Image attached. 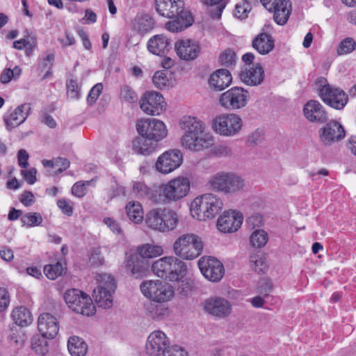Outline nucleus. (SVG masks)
<instances>
[{"mask_svg": "<svg viewBox=\"0 0 356 356\" xmlns=\"http://www.w3.org/2000/svg\"><path fill=\"white\" fill-rule=\"evenodd\" d=\"M180 128L183 131L181 145L189 150L200 152L214 144V138L207 130L206 124L195 117H183L180 120Z\"/></svg>", "mask_w": 356, "mask_h": 356, "instance_id": "f257e3e1", "label": "nucleus"}, {"mask_svg": "<svg viewBox=\"0 0 356 356\" xmlns=\"http://www.w3.org/2000/svg\"><path fill=\"white\" fill-rule=\"evenodd\" d=\"M156 10L159 15L172 19L165 24L170 32L181 31L193 24L191 15L184 10V0H156Z\"/></svg>", "mask_w": 356, "mask_h": 356, "instance_id": "f03ea898", "label": "nucleus"}, {"mask_svg": "<svg viewBox=\"0 0 356 356\" xmlns=\"http://www.w3.org/2000/svg\"><path fill=\"white\" fill-rule=\"evenodd\" d=\"M222 207L223 202L219 196L213 193H205L193 200L190 210L193 218L206 220L216 217Z\"/></svg>", "mask_w": 356, "mask_h": 356, "instance_id": "7ed1b4c3", "label": "nucleus"}, {"mask_svg": "<svg viewBox=\"0 0 356 356\" xmlns=\"http://www.w3.org/2000/svg\"><path fill=\"white\" fill-rule=\"evenodd\" d=\"M153 273L158 277L169 281H177L186 273V264L177 257L160 258L152 265Z\"/></svg>", "mask_w": 356, "mask_h": 356, "instance_id": "20e7f679", "label": "nucleus"}, {"mask_svg": "<svg viewBox=\"0 0 356 356\" xmlns=\"http://www.w3.org/2000/svg\"><path fill=\"white\" fill-rule=\"evenodd\" d=\"M145 222L153 230L166 232L175 229L178 223V216L172 210L156 208L147 212Z\"/></svg>", "mask_w": 356, "mask_h": 356, "instance_id": "39448f33", "label": "nucleus"}, {"mask_svg": "<svg viewBox=\"0 0 356 356\" xmlns=\"http://www.w3.org/2000/svg\"><path fill=\"white\" fill-rule=\"evenodd\" d=\"M172 248L175 255L179 259L193 260L201 254L203 243L198 236L185 234L175 241Z\"/></svg>", "mask_w": 356, "mask_h": 356, "instance_id": "423d86ee", "label": "nucleus"}, {"mask_svg": "<svg viewBox=\"0 0 356 356\" xmlns=\"http://www.w3.org/2000/svg\"><path fill=\"white\" fill-rule=\"evenodd\" d=\"M190 191V180L185 177H178L160 186L161 204L177 202L186 197Z\"/></svg>", "mask_w": 356, "mask_h": 356, "instance_id": "0eeeda50", "label": "nucleus"}, {"mask_svg": "<svg viewBox=\"0 0 356 356\" xmlns=\"http://www.w3.org/2000/svg\"><path fill=\"white\" fill-rule=\"evenodd\" d=\"M98 286L93 291V298L99 307L108 309L113 306V293L115 289L114 278L108 274H99L97 277Z\"/></svg>", "mask_w": 356, "mask_h": 356, "instance_id": "6e6552de", "label": "nucleus"}, {"mask_svg": "<svg viewBox=\"0 0 356 356\" xmlns=\"http://www.w3.org/2000/svg\"><path fill=\"white\" fill-rule=\"evenodd\" d=\"M242 127V118L236 113L220 114L212 121L213 130L222 136H234L241 131Z\"/></svg>", "mask_w": 356, "mask_h": 356, "instance_id": "1a4fd4ad", "label": "nucleus"}, {"mask_svg": "<svg viewBox=\"0 0 356 356\" xmlns=\"http://www.w3.org/2000/svg\"><path fill=\"white\" fill-rule=\"evenodd\" d=\"M64 299L68 307L78 314L90 316L95 313V307L90 297L79 289L67 290Z\"/></svg>", "mask_w": 356, "mask_h": 356, "instance_id": "9d476101", "label": "nucleus"}, {"mask_svg": "<svg viewBox=\"0 0 356 356\" xmlns=\"http://www.w3.org/2000/svg\"><path fill=\"white\" fill-rule=\"evenodd\" d=\"M318 81L321 83L318 88V94L322 101L334 109H343L348 101L346 93L339 88L326 83L327 80L323 78H321Z\"/></svg>", "mask_w": 356, "mask_h": 356, "instance_id": "9b49d317", "label": "nucleus"}, {"mask_svg": "<svg viewBox=\"0 0 356 356\" xmlns=\"http://www.w3.org/2000/svg\"><path fill=\"white\" fill-rule=\"evenodd\" d=\"M250 99L249 92L242 87L234 86L222 92L219 104L227 111H236L245 107Z\"/></svg>", "mask_w": 356, "mask_h": 356, "instance_id": "f8f14e48", "label": "nucleus"}, {"mask_svg": "<svg viewBox=\"0 0 356 356\" xmlns=\"http://www.w3.org/2000/svg\"><path fill=\"white\" fill-rule=\"evenodd\" d=\"M142 293L149 301L168 302L174 295L170 285L161 280H147L140 284Z\"/></svg>", "mask_w": 356, "mask_h": 356, "instance_id": "ddd939ff", "label": "nucleus"}, {"mask_svg": "<svg viewBox=\"0 0 356 356\" xmlns=\"http://www.w3.org/2000/svg\"><path fill=\"white\" fill-rule=\"evenodd\" d=\"M204 312L216 319H224L232 312V304L226 298L213 296L202 302Z\"/></svg>", "mask_w": 356, "mask_h": 356, "instance_id": "4468645a", "label": "nucleus"}, {"mask_svg": "<svg viewBox=\"0 0 356 356\" xmlns=\"http://www.w3.org/2000/svg\"><path fill=\"white\" fill-rule=\"evenodd\" d=\"M136 129L141 136L148 137L156 142L163 140L168 134L165 124L156 119L138 120Z\"/></svg>", "mask_w": 356, "mask_h": 356, "instance_id": "2eb2a0df", "label": "nucleus"}, {"mask_svg": "<svg viewBox=\"0 0 356 356\" xmlns=\"http://www.w3.org/2000/svg\"><path fill=\"white\" fill-rule=\"evenodd\" d=\"M263 6L273 13V19L279 25H284L291 13L292 4L289 0H259Z\"/></svg>", "mask_w": 356, "mask_h": 356, "instance_id": "dca6fc26", "label": "nucleus"}, {"mask_svg": "<svg viewBox=\"0 0 356 356\" xmlns=\"http://www.w3.org/2000/svg\"><path fill=\"white\" fill-rule=\"evenodd\" d=\"M170 345L168 337L162 331L150 333L145 343V353L148 356H163Z\"/></svg>", "mask_w": 356, "mask_h": 356, "instance_id": "f3484780", "label": "nucleus"}, {"mask_svg": "<svg viewBox=\"0 0 356 356\" xmlns=\"http://www.w3.org/2000/svg\"><path fill=\"white\" fill-rule=\"evenodd\" d=\"M198 266L204 277L213 282L220 281L225 273L222 264L213 257L200 258Z\"/></svg>", "mask_w": 356, "mask_h": 356, "instance_id": "a211bd4d", "label": "nucleus"}, {"mask_svg": "<svg viewBox=\"0 0 356 356\" xmlns=\"http://www.w3.org/2000/svg\"><path fill=\"white\" fill-rule=\"evenodd\" d=\"M166 104L163 96L158 92H146L140 99V106L147 115H159L165 108Z\"/></svg>", "mask_w": 356, "mask_h": 356, "instance_id": "6ab92c4d", "label": "nucleus"}, {"mask_svg": "<svg viewBox=\"0 0 356 356\" xmlns=\"http://www.w3.org/2000/svg\"><path fill=\"white\" fill-rule=\"evenodd\" d=\"M183 161L182 153L179 149L166 151L159 156L155 167L163 173L168 174L179 168Z\"/></svg>", "mask_w": 356, "mask_h": 356, "instance_id": "aec40b11", "label": "nucleus"}, {"mask_svg": "<svg viewBox=\"0 0 356 356\" xmlns=\"http://www.w3.org/2000/svg\"><path fill=\"white\" fill-rule=\"evenodd\" d=\"M29 104H22L13 110H8L3 115V122L7 130L11 131L25 122L31 112Z\"/></svg>", "mask_w": 356, "mask_h": 356, "instance_id": "412c9836", "label": "nucleus"}, {"mask_svg": "<svg viewBox=\"0 0 356 356\" xmlns=\"http://www.w3.org/2000/svg\"><path fill=\"white\" fill-rule=\"evenodd\" d=\"M346 136L343 127L337 121H330L319 130L321 142L325 145H330L342 140Z\"/></svg>", "mask_w": 356, "mask_h": 356, "instance_id": "4be33fe9", "label": "nucleus"}, {"mask_svg": "<svg viewBox=\"0 0 356 356\" xmlns=\"http://www.w3.org/2000/svg\"><path fill=\"white\" fill-rule=\"evenodd\" d=\"M243 219L242 214L238 211H225L218 219V229L223 233L234 232L241 227Z\"/></svg>", "mask_w": 356, "mask_h": 356, "instance_id": "5701e85b", "label": "nucleus"}, {"mask_svg": "<svg viewBox=\"0 0 356 356\" xmlns=\"http://www.w3.org/2000/svg\"><path fill=\"white\" fill-rule=\"evenodd\" d=\"M175 49L178 57L186 61L196 59L201 49L199 43L191 39H182L177 41Z\"/></svg>", "mask_w": 356, "mask_h": 356, "instance_id": "b1692460", "label": "nucleus"}, {"mask_svg": "<svg viewBox=\"0 0 356 356\" xmlns=\"http://www.w3.org/2000/svg\"><path fill=\"white\" fill-rule=\"evenodd\" d=\"M40 333L48 339H54L59 330V323L55 316L49 313L40 314L38 319Z\"/></svg>", "mask_w": 356, "mask_h": 356, "instance_id": "393cba45", "label": "nucleus"}, {"mask_svg": "<svg viewBox=\"0 0 356 356\" xmlns=\"http://www.w3.org/2000/svg\"><path fill=\"white\" fill-rule=\"evenodd\" d=\"M132 192L137 198L145 199L154 203L161 204V193L156 188L147 186L143 181H134Z\"/></svg>", "mask_w": 356, "mask_h": 356, "instance_id": "a878e982", "label": "nucleus"}, {"mask_svg": "<svg viewBox=\"0 0 356 356\" xmlns=\"http://www.w3.org/2000/svg\"><path fill=\"white\" fill-rule=\"evenodd\" d=\"M305 118L310 122H324L327 120V114L321 104L316 100H309L304 108Z\"/></svg>", "mask_w": 356, "mask_h": 356, "instance_id": "bb28decb", "label": "nucleus"}, {"mask_svg": "<svg viewBox=\"0 0 356 356\" xmlns=\"http://www.w3.org/2000/svg\"><path fill=\"white\" fill-rule=\"evenodd\" d=\"M232 81V76L229 70L218 69L213 72L209 77V87L216 91H222L227 88Z\"/></svg>", "mask_w": 356, "mask_h": 356, "instance_id": "cd10ccee", "label": "nucleus"}, {"mask_svg": "<svg viewBox=\"0 0 356 356\" xmlns=\"http://www.w3.org/2000/svg\"><path fill=\"white\" fill-rule=\"evenodd\" d=\"M240 80L245 85L256 86L260 85L264 79V71L262 67L257 64L254 67L245 68L239 74Z\"/></svg>", "mask_w": 356, "mask_h": 356, "instance_id": "c85d7f7f", "label": "nucleus"}, {"mask_svg": "<svg viewBox=\"0 0 356 356\" xmlns=\"http://www.w3.org/2000/svg\"><path fill=\"white\" fill-rule=\"evenodd\" d=\"M165 302L147 301L144 304L145 314L154 321H162L169 315L168 307Z\"/></svg>", "mask_w": 356, "mask_h": 356, "instance_id": "c756f323", "label": "nucleus"}, {"mask_svg": "<svg viewBox=\"0 0 356 356\" xmlns=\"http://www.w3.org/2000/svg\"><path fill=\"white\" fill-rule=\"evenodd\" d=\"M147 46L150 53L162 56L169 51L170 40L165 35L158 34L149 38Z\"/></svg>", "mask_w": 356, "mask_h": 356, "instance_id": "7c9ffc66", "label": "nucleus"}, {"mask_svg": "<svg viewBox=\"0 0 356 356\" xmlns=\"http://www.w3.org/2000/svg\"><path fill=\"white\" fill-rule=\"evenodd\" d=\"M125 267L127 271L136 277L145 275L147 263L137 254H130L127 257Z\"/></svg>", "mask_w": 356, "mask_h": 356, "instance_id": "2f4dec72", "label": "nucleus"}, {"mask_svg": "<svg viewBox=\"0 0 356 356\" xmlns=\"http://www.w3.org/2000/svg\"><path fill=\"white\" fill-rule=\"evenodd\" d=\"M132 146L135 153L148 156L156 151L158 142L148 137L140 136L133 140Z\"/></svg>", "mask_w": 356, "mask_h": 356, "instance_id": "473e14b6", "label": "nucleus"}, {"mask_svg": "<svg viewBox=\"0 0 356 356\" xmlns=\"http://www.w3.org/2000/svg\"><path fill=\"white\" fill-rule=\"evenodd\" d=\"M252 45L259 54L266 55L273 49L275 42L270 34L262 33L252 40Z\"/></svg>", "mask_w": 356, "mask_h": 356, "instance_id": "72a5a7b5", "label": "nucleus"}, {"mask_svg": "<svg viewBox=\"0 0 356 356\" xmlns=\"http://www.w3.org/2000/svg\"><path fill=\"white\" fill-rule=\"evenodd\" d=\"M154 27V20L148 14H138L131 22V28L140 34H145Z\"/></svg>", "mask_w": 356, "mask_h": 356, "instance_id": "f704fd0d", "label": "nucleus"}, {"mask_svg": "<svg viewBox=\"0 0 356 356\" xmlns=\"http://www.w3.org/2000/svg\"><path fill=\"white\" fill-rule=\"evenodd\" d=\"M244 186V179L241 176L232 172H227L223 194L235 195L243 191Z\"/></svg>", "mask_w": 356, "mask_h": 356, "instance_id": "c9c22d12", "label": "nucleus"}, {"mask_svg": "<svg viewBox=\"0 0 356 356\" xmlns=\"http://www.w3.org/2000/svg\"><path fill=\"white\" fill-rule=\"evenodd\" d=\"M128 218L136 224L140 223L144 219V212L142 204L137 201H130L125 207Z\"/></svg>", "mask_w": 356, "mask_h": 356, "instance_id": "e433bc0d", "label": "nucleus"}, {"mask_svg": "<svg viewBox=\"0 0 356 356\" xmlns=\"http://www.w3.org/2000/svg\"><path fill=\"white\" fill-rule=\"evenodd\" d=\"M67 348L72 356H85L88 346L81 338L74 336L68 339Z\"/></svg>", "mask_w": 356, "mask_h": 356, "instance_id": "4c0bfd02", "label": "nucleus"}, {"mask_svg": "<svg viewBox=\"0 0 356 356\" xmlns=\"http://www.w3.org/2000/svg\"><path fill=\"white\" fill-rule=\"evenodd\" d=\"M163 253V249L161 245L146 243L138 246L134 254L145 259L159 257Z\"/></svg>", "mask_w": 356, "mask_h": 356, "instance_id": "58836bf2", "label": "nucleus"}, {"mask_svg": "<svg viewBox=\"0 0 356 356\" xmlns=\"http://www.w3.org/2000/svg\"><path fill=\"white\" fill-rule=\"evenodd\" d=\"M227 172H218L209 177L206 187L207 189L215 191L224 193Z\"/></svg>", "mask_w": 356, "mask_h": 356, "instance_id": "ea45409f", "label": "nucleus"}, {"mask_svg": "<svg viewBox=\"0 0 356 356\" xmlns=\"http://www.w3.org/2000/svg\"><path fill=\"white\" fill-rule=\"evenodd\" d=\"M14 322L19 326H26L32 322V316L29 310L24 307H17L12 312Z\"/></svg>", "mask_w": 356, "mask_h": 356, "instance_id": "a19ab883", "label": "nucleus"}, {"mask_svg": "<svg viewBox=\"0 0 356 356\" xmlns=\"http://www.w3.org/2000/svg\"><path fill=\"white\" fill-rule=\"evenodd\" d=\"M47 337L42 334H36L31 338V348L35 353L40 355H45L49 352V343Z\"/></svg>", "mask_w": 356, "mask_h": 356, "instance_id": "79ce46f5", "label": "nucleus"}, {"mask_svg": "<svg viewBox=\"0 0 356 356\" xmlns=\"http://www.w3.org/2000/svg\"><path fill=\"white\" fill-rule=\"evenodd\" d=\"M204 5L209 6V13L212 18L220 19L227 5V0H202Z\"/></svg>", "mask_w": 356, "mask_h": 356, "instance_id": "37998d69", "label": "nucleus"}, {"mask_svg": "<svg viewBox=\"0 0 356 356\" xmlns=\"http://www.w3.org/2000/svg\"><path fill=\"white\" fill-rule=\"evenodd\" d=\"M268 237L267 233L262 229H257L252 232L250 236V243L254 248H262L268 242Z\"/></svg>", "mask_w": 356, "mask_h": 356, "instance_id": "c03bdc74", "label": "nucleus"}, {"mask_svg": "<svg viewBox=\"0 0 356 356\" xmlns=\"http://www.w3.org/2000/svg\"><path fill=\"white\" fill-rule=\"evenodd\" d=\"M251 9L252 6L250 3L241 1L235 5V8L233 10V15L237 19H245L248 17Z\"/></svg>", "mask_w": 356, "mask_h": 356, "instance_id": "a18cd8bd", "label": "nucleus"}, {"mask_svg": "<svg viewBox=\"0 0 356 356\" xmlns=\"http://www.w3.org/2000/svg\"><path fill=\"white\" fill-rule=\"evenodd\" d=\"M65 268L60 262L46 265L44 268L45 275L50 280H55L62 275Z\"/></svg>", "mask_w": 356, "mask_h": 356, "instance_id": "49530a36", "label": "nucleus"}, {"mask_svg": "<svg viewBox=\"0 0 356 356\" xmlns=\"http://www.w3.org/2000/svg\"><path fill=\"white\" fill-rule=\"evenodd\" d=\"M97 180V177L93 179H91L89 181H80L76 182L72 187V193L73 195L81 198L83 197L87 193L86 186L91 185Z\"/></svg>", "mask_w": 356, "mask_h": 356, "instance_id": "de8ad7c7", "label": "nucleus"}, {"mask_svg": "<svg viewBox=\"0 0 356 356\" xmlns=\"http://www.w3.org/2000/svg\"><path fill=\"white\" fill-rule=\"evenodd\" d=\"M168 72L166 70L157 71L153 76L152 81L154 85L160 89L170 86V82L168 77Z\"/></svg>", "mask_w": 356, "mask_h": 356, "instance_id": "09e8293b", "label": "nucleus"}, {"mask_svg": "<svg viewBox=\"0 0 356 356\" xmlns=\"http://www.w3.org/2000/svg\"><path fill=\"white\" fill-rule=\"evenodd\" d=\"M250 262L251 268L257 273H264L267 269V264L261 255H252Z\"/></svg>", "mask_w": 356, "mask_h": 356, "instance_id": "8fccbe9b", "label": "nucleus"}, {"mask_svg": "<svg viewBox=\"0 0 356 356\" xmlns=\"http://www.w3.org/2000/svg\"><path fill=\"white\" fill-rule=\"evenodd\" d=\"M356 42L352 38H346L343 39L337 47V54L339 55L348 54L355 49Z\"/></svg>", "mask_w": 356, "mask_h": 356, "instance_id": "3c124183", "label": "nucleus"}, {"mask_svg": "<svg viewBox=\"0 0 356 356\" xmlns=\"http://www.w3.org/2000/svg\"><path fill=\"white\" fill-rule=\"evenodd\" d=\"M24 225L29 227L38 226L42 222V218L39 213H28L21 218Z\"/></svg>", "mask_w": 356, "mask_h": 356, "instance_id": "603ef678", "label": "nucleus"}, {"mask_svg": "<svg viewBox=\"0 0 356 356\" xmlns=\"http://www.w3.org/2000/svg\"><path fill=\"white\" fill-rule=\"evenodd\" d=\"M54 60V55L53 54H49L46 56L41 57L39 58L38 68L41 72L47 70L44 77H47L51 70L53 63Z\"/></svg>", "mask_w": 356, "mask_h": 356, "instance_id": "864d4df0", "label": "nucleus"}, {"mask_svg": "<svg viewBox=\"0 0 356 356\" xmlns=\"http://www.w3.org/2000/svg\"><path fill=\"white\" fill-rule=\"evenodd\" d=\"M219 60L222 65L229 67L236 62V54L231 49H226L220 56Z\"/></svg>", "mask_w": 356, "mask_h": 356, "instance_id": "5fc2aeb1", "label": "nucleus"}, {"mask_svg": "<svg viewBox=\"0 0 356 356\" xmlns=\"http://www.w3.org/2000/svg\"><path fill=\"white\" fill-rule=\"evenodd\" d=\"M120 95L122 100L129 104H133L138 99L136 93L127 86L122 88Z\"/></svg>", "mask_w": 356, "mask_h": 356, "instance_id": "6e6d98bb", "label": "nucleus"}, {"mask_svg": "<svg viewBox=\"0 0 356 356\" xmlns=\"http://www.w3.org/2000/svg\"><path fill=\"white\" fill-rule=\"evenodd\" d=\"M67 93L71 99H77L80 97V88L76 80L70 79L67 81Z\"/></svg>", "mask_w": 356, "mask_h": 356, "instance_id": "4d7b16f0", "label": "nucleus"}, {"mask_svg": "<svg viewBox=\"0 0 356 356\" xmlns=\"http://www.w3.org/2000/svg\"><path fill=\"white\" fill-rule=\"evenodd\" d=\"M103 90V86L102 83H99L95 85L91 90H90L88 97L87 102L88 104H93L95 103L99 96L102 93Z\"/></svg>", "mask_w": 356, "mask_h": 356, "instance_id": "13d9d810", "label": "nucleus"}, {"mask_svg": "<svg viewBox=\"0 0 356 356\" xmlns=\"http://www.w3.org/2000/svg\"><path fill=\"white\" fill-rule=\"evenodd\" d=\"M163 356H188V353L179 345H170Z\"/></svg>", "mask_w": 356, "mask_h": 356, "instance_id": "bf43d9fd", "label": "nucleus"}, {"mask_svg": "<svg viewBox=\"0 0 356 356\" xmlns=\"http://www.w3.org/2000/svg\"><path fill=\"white\" fill-rule=\"evenodd\" d=\"M103 221L114 234L118 235L122 234L123 231L117 220L112 218H105Z\"/></svg>", "mask_w": 356, "mask_h": 356, "instance_id": "052dcab7", "label": "nucleus"}, {"mask_svg": "<svg viewBox=\"0 0 356 356\" xmlns=\"http://www.w3.org/2000/svg\"><path fill=\"white\" fill-rule=\"evenodd\" d=\"M10 294L5 288H0V312L6 310L10 304Z\"/></svg>", "mask_w": 356, "mask_h": 356, "instance_id": "680f3d73", "label": "nucleus"}, {"mask_svg": "<svg viewBox=\"0 0 356 356\" xmlns=\"http://www.w3.org/2000/svg\"><path fill=\"white\" fill-rule=\"evenodd\" d=\"M264 139V135L263 132L256 130L248 136V142L251 145H257L261 144Z\"/></svg>", "mask_w": 356, "mask_h": 356, "instance_id": "e2e57ef3", "label": "nucleus"}, {"mask_svg": "<svg viewBox=\"0 0 356 356\" xmlns=\"http://www.w3.org/2000/svg\"><path fill=\"white\" fill-rule=\"evenodd\" d=\"M29 158V155L25 149H21L18 151L17 160H18V164L21 168H22L24 169L27 168V167L29 166V163H28Z\"/></svg>", "mask_w": 356, "mask_h": 356, "instance_id": "0e129e2a", "label": "nucleus"}, {"mask_svg": "<svg viewBox=\"0 0 356 356\" xmlns=\"http://www.w3.org/2000/svg\"><path fill=\"white\" fill-rule=\"evenodd\" d=\"M58 207L62 210V211L70 216L73 213V207L70 202L65 199H60L57 202Z\"/></svg>", "mask_w": 356, "mask_h": 356, "instance_id": "69168bd1", "label": "nucleus"}, {"mask_svg": "<svg viewBox=\"0 0 356 356\" xmlns=\"http://www.w3.org/2000/svg\"><path fill=\"white\" fill-rule=\"evenodd\" d=\"M36 173L37 170L33 168L29 170H22L21 171V174L29 184H33L36 181Z\"/></svg>", "mask_w": 356, "mask_h": 356, "instance_id": "338daca9", "label": "nucleus"}, {"mask_svg": "<svg viewBox=\"0 0 356 356\" xmlns=\"http://www.w3.org/2000/svg\"><path fill=\"white\" fill-rule=\"evenodd\" d=\"M58 41L63 47L72 46L76 42V40L73 35L67 31L65 33L63 38H58Z\"/></svg>", "mask_w": 356, "mask_h": 356, "instance_id": "774afa93", "label": "nucleus"}]
</instances>
